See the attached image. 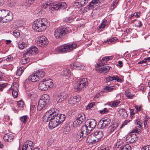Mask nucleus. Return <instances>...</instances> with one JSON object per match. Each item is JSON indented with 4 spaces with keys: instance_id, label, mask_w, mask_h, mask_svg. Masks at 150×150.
I'll use <instances>...</instances> for the list:
<instances>
[{
    "instance_id": "obj_27",
    "label": "nucleus",
    "mask_w": 150,
    "mask_h": 150,
    "mask_svg": "<svg viewBox=\"0 0 150 150\" xmlns=\"http://www.w3.org/2000/svg\"><path fill=\"white\" fill-rule=\"evenodd\" d=\"M49 9L51 12H54V11L58 10L56 3H49Z\"/></svg>"
},
{
    "instance_id": "obj_37",
    "label": "nucleus",
    "mask_w": 150,
    "mask_h": 150,
    "mask_svg": "<svg viewBox=\"0 0 150 150\" xmlns=\"http://www.w3.org/2000/svg\"><path fill=\"white\" fill-rule=\"evenodd\" d=\"M26 67L22 66L18 69L17 71L16 75L17 76H21L23 72V70L26 68Z\"/></svg>"
},
{
    "instance_id": "obj_4",
    "label": "nucleus",
    "mask_w": 150,
    "mask_h": 150,
    "mask_svg": "<svg viewBox=\"0 0 150 150\" xmlns=\"http://www.w3.org/2000/svg\"><path fill=\"white\" fill-rule=\"evenodd\" d=\"M53 85V81L50 79H46L41 81L39 84V88L42 91H46Z\"/></svg>"
},
{
    "instance_id": "obj_21",
    "label": "nucleus",
    "mask_w": 150,
    "mask_h": 150,
    "mask_svg": "<svg viewBox=\"0 0 150 150\" xmlns=\"http://www.w3.org/2000/svg\"><path fill=\"white\" fill-rule=\"evenodd\" d=\"M112 58V56H106L103 57L100 60L101 63L99 64V65L102 66L106 64L107 62L109 60H111Z\"/></svg>"
},
{
    "instance_id": "obj_22",
    "label": "nucleus",
    "mask_w": 150,
    "mask_h": 150,
    "mask_svg": "<svg viewBox=\"0 0 150 150\" xmlns=\"http://www.w3.org/2000/svg\"><path fill=\"white\" fill-rule=\"evenodd\" d=\"M93 133L95 134V138L97 142L99 141L103 137V132L101 131H97Z\"/></svg>"
},
{
    "instance_id": "obj_42",
    "label": "nucleus",
    "mask_w": 150,
    "mask_h": 150,
    "mask_svg": "<svg viewBox=\"0 0 150 150\" xmlns=\"http://www.w3.org/2000/svg\"><path fill=\"white\" fill-rule=\"evenodd\" d=\"M120 103L119 100H114L110 102V105L111 106L116 107Z\"/></svg>"
},
{
    "instance_id": "obj_11",
    "label": "nucleus",
    "mask_w": 150,
    "mask_h": 150,
    "mask_svg": "<svg viewBox=\"0 0 150 150\" xmlns=\"http://www.w3.org/2000/svg\"><path fill=\"white\" fill-rule=\"evenodd\" d=\"M88 82V81L86 78H83L79 81L77 82L76 88L78 91H81L84 87L87 85Z\"/></svg>"
},
{
    "instance_id": "obj_29",
    "label": "nucleus",
    "mask_w": 150,
    "mask_h": 150,
    "mask_svg": "<svg viewBox=\"0 0 150 150\" xmlns=\"http://www.w3.org/2000/svg\"><path fill=\"white\" fill-rule=\"evenodd\" d=\"M118 124L116 122H114L111 126L109 127V130L111 133H115L117 128L118 125Z\"/></svg>"
},
{
    "instance_id": "obj_18",
    "label": "nucleus",
    "mask_w": 150,
    "mask_h": 150,
    "mask_svg": "<svg viewBox=\"0 0 150 150\" xmlns=\"http://www.w3.org/2000/svg\"><path fill=\"white\" fill-rule=\"evenodd\" d=\"M80 98L79 96H76L74 97H70L68 103L70 104H75L80 100Z\"/></svg>"
},
{
    "instance_id": "obj_31",
    "label": "nucleus",
    "mask_w": 150,
    "mask_h": 150,
    "mask_svg": "<svg viewBox=\"0 0 150 150\" xmlns=\"http://www.w3.org/2000/svg\"><path fill=\"white\" fill-rule=\"evenodd\" d=\"M62 115H64V114H59V115H57L56 116H51L50 118V121H58V120H60V118H61V117Z\"/></svg>"
},
{
    "instance_id": "obj_54",
    "label": "nucleus",
    "mask_w": 150,
    "mask_h": 150,
    "mask_svg": "<svg viewBox=\"0 0 150 150\" xmlns=\"http://www.w3.org/2000/svg\"><path fill=\"white\" fill-rule=\"evenodd\" d=\"M77 118L82 120H85V115L83 113L79 114L77 116Z\"/></svg>"
},
{
    "instance_id": "obj_13",
    "label": "nucleus",
    "mask_w": 150,
    "mask_h": 150,
    "mask_svg": "<svg viewBox=\"0 0 150 150\" xmlns=\"http://www.w3.org/2000/svg\"><path fill=\"white\" fill-rule=\"evenodd\" d=\"M88 0H76L74 2V6L79 8L84 6L88 2Z\"/></svg>"
},
{
    "instance_id": "obj_33",
    "label": "nucleus",
    "mask_w": 150,
    "mask_h": 150,
    "mask_svg": "<svg viewBox=\"0 0 150 150\" xmlns=\"http://www.w3.org/2000/svg\"><path fill=\"white\" fill-rule=\"evenodd\" d=\"M38 77L40 79L43 78L45 75V72L42 70H38L35 73Z\"/></svg>"
},
{
    "instance_id": "obj_12",
    "label": "nucleus",
    "mask_w": 150,
    "mask_h": 150,
    "mask_svg": "<svg viewBox=\"0 0 150 150\" xmlns=\"http://www.w3.org/2000/svg\"><path fill=\"white\" fill-rule=\"evenodd\" d=\"M38 49L35 46H33L25 51L24 54L25 56H30L32 54H35L38 52Z\"/></svg>"
},
{
    "instance_id": "obj_59",
    "label": "nucleus",
    "mask_w": 150,
    "mask_h": 150,
    "mask_svg": "<svg viewBox=\"0 0 150 150\" xmlns=\"http://www.w3.org/2000/svg\"><path fill=\"white\" fill-rule=\"evenodd\" d=\"M76 68L77 69L83 70L84 69V66L82 64H77Z\"/></svg>"
},
{
    "instance_id": "obj_51",
    "label": "nucleus",
    "mask_w": 150,
    "mask_h": 150,
    "mask_svg": "<svg viewBox=\"0 0 150 150\" xmlns=\"http://www.w3.org/2000/svg\"><path fill=\"white\" fill-rule=\"evenodd\" d=\"M134 21H136L135 24L136 26L137 27H140L142 26V24L140 21L139 20H136V19H134L132 22L133 23Z\"/></svg>"
},
{
    "instance_id": "obj_26",
    "label": "nucleus",
    "mask_w": 150,
    "mask_h": 150,
    "mask_svg": "<svg viewBox=\"0 0 150 150\" xmlns=\"http://www.w3.org/2000/svg\"><path fill=\"white\" fill-rule=\"evenodd\" d=\"M38 76L35 73L29 76L28 79L30 80L32 82H35L40 79Z\"/></svg>"
},
{
    "instance_id": "obj_46",
    "label": "nucleus",
    "mask_w": 150,
    "mask_h": 150,
    "mask_svg": "<svg viewBox=\"0 0 150 150\" xmlns=\"http://www.w3.org/2000/svg\"><path fill=\"white\" fill-rule=\"evenodd\" d=\"M28 118L26 116L24 115L21 117H20V120L21 122H22L23 123L25 124L26 122L27 121Z\"/></svg>"
},
{
    "instance_id": "obj_60",
    "label": "nucleus",
    "mask_w": 150,
    "mask_h": 150,
    "mask_svg": "<svg viewBox=\"0 0 150 150\" xmlns=\"http://www.w3.org/2000/svg\"><path fill=\"white\" fill-rule=\"evenodd\" d=\"M17 104L19 107L23 108L24 105V103L23 101L20 100L17 102Z\"/></svg>"
},
{
    "instance_id": "obj_9",
    "label": "nucleus",
    "mask_w": 150,
    "mask_h": 150,
    "mask_svg": "<svg viewBox=\"0 0 150 150\" xmlns=\"http://www.w3.org/2000/svg\"><path fill=\"white\" fill-rule=\"evenodd\" d=\"M85 128L82 127L81 129L77 132L76 136L77 140L80 141L89 133L86 130Z\"/></svg>"
},
{
    "instance_id": "obj_14",
    "label": "nucleus",
    "mask_w": 150,
    "mask_h": 150,
    "mask_svg": "<svg viewBox=\"0 0 150 150\" xmlns=\"http://www.w3.org/2000/svg\"><path fill=\"white\" fill-rule=\"evenodd\" d=\"M86 142L90 145L94 144L97 142L95 138V134L93 133L88 135L86 140Z\"/></svg>"
},
{
    "instance_id": "obj_49",
    "label": "nucleus",
    "mask_w": 150,
    "mask_h": 150,
    "mask_svg": "<svg viewBox=\"0 0 150 150\" xmlns=\"http://www.w3.org/2000/svg\"><path fill=\"white\" fill-rule=\"evenodd\" d=\"M25 45V43L22 41L19 42L18 43V47L21 50L24 49Z\"/></svg>"
},
{
    "instance_id": "obj_63",
    "label": "nucleus",
    "mask_w": 150,
    "mask_h": 150,
    "mask_svg": "<svg viewBox=\"0 0 150 150\" xmlns=\"http://www.w3.org/2000/svg\"><path fill=\"white\" fill-rule=\"evenodd\" d=\"M37 13H38V16H41L42 14H43L44 13V11L43 10L41 9H37L36 11Z\"/></svg>"
},
{
    "instance_id": "obj_39",
    "label": "nucleus",
    "mask_w": 150,
    "mask_h": 150,
    "mask_svg": "<svg viewBox=\"0 0 150 150\" xmlns=\"http://www.w3.org/2000/svg\"><path fill=\"white\" fill-rule=\"evenodd\" d=\"M107 24V21L106 19H103L102 22L99 26V28L100 29H103L106 26Z\"/></svg>"
},
{
    "instance_id": "obj_48",
    "label": "nucleus",
    "mask_w": 150,
    "mask_h": 150,
    "mask_svg": "<svg viewBox=\"0 0 150 150\" xmlns=\"http://www.w3.org/2000/svg\"><path fill=\"white\" fill-rule=\"evenodd\" d=\"M96 103L95 102H92L89 103L86 107L87 109H90L93 108L95 106Z\"/></svg>"
},
{
    "instance_id": "obj_2",
    "label": "nucleus",
    "mask_w": 150,
    "mask_h": 150,
    "mask_svg": "<svg viewBox=\"0 0 150 150\" xmlns=\"http://www.w3.org/2000/svg\"><path fill=\"white\" fill-rule=\"evenodd\" d=\"M77 44L75 42L69 45L64 44L57 47L56 49L57 52L60 53H64L70 52L76 48Z\"/></svg>"
},
{
    "instance_id": "obj_44",
    "label": "nucleus",
    "mask_w": 150,
    "mask_h": 150,
    "mask_svg": "<svg viewBox=\"0 0 150 150\" xmlns=\"http://www.w3.org/2000/svg\"><path fill=\"white\" fill-rule=\"evenodd\" d=\"M125 95L128 99H132L134 96V95L132 94L129 90H126L125 91Z\"/></svg>"
},
{
    "instance_id": "obj_20",
    "label": "nucleus",
    "mask_w": 150,
    "mask_h": 150,
    "mask_svg": "<svg viewBox=\"0 0 150 150\" xmlns=\"http://www.w3.org/2000/svg\"><path fill=\"white\" fill-rule=\"evenodd\" d=\"M106 81L109 82L110 81H112L114 80H116L118 82H121L122 79H120L119 77L117 76H110L106 78Z\"/></svg>"
},
{
    "instance_id": "obj_61",
    "label": "nucleus",
    "mask_w": 150,
    "mask_h": 150,
    "mask_svg": "<svg viewBox=\"0 0 150 150\" xmlns=\"http://www.w3.org/2000/svg\"><path fill=\"white\" fill-rule=\"evenodd\" d=\"M18 91L13 90L12 92V94L13 97L15 98H16L18 95Z\"/></svg>"
},
{
    "instance_id": "obj_15",
    "label": "nucleus",
    "mask_w": 150,
    "mask_h": 150,
    "mask_svg": "<svg viewBox=\"0 0 150 150\" xmlns=\"http://www.w3.org/2000/svg\"><path fill=\"white\" fill-rule=\"evenodd\" d=\"M100 4L99 0H92L87 5V8L90 10H92Z\"/></svg>"
},
{
    "instance_id": "obj_25",
    "label": "nucleus",
    "mask_w": 150,
    "mask_h": 150,
    "mask_svg": "<svg viewBox=\"0 0 150 150\" xmlns=\"http://www.w3.org/2000/svg\"><path fill=\"white\" fill-rule=\"evenodd\" d=\"M102 123L101 124V128H103L106 126H108L111 122V120L108 118H104V119L101 120Z\"/></svg>"
},
{
    "instance_id": "obj_40",
    "label": "nucleus",
    "mask_w": 150,
    "mask_h": 150,
    "mask_svg": "<svg viewBox=\"0 0 150 150\" xmlns=\"http://www.w3.org/2000/svg\"><path fill=\"white\" fill-rule=\"evenodd\" d=\"M119 0H114L110 6V9L112 10H113L116 8L118 4Z\"/></svg>"
},
{
    "instance_id": "obj_43",
    "label": "nucleus",
    "mask_w": 150,
    "mask_h": 150,
    "mask_svg": "<svg viewBox=\"0 0 150 150\" xmlns=\"http://www.w3.org/2000/svg\"><path fill=\"white\" fill-rule=\"evenodd\" d=\"M19 87V85L17 83L14 82L12 85L11 88L12 90L18 91V88Z\"/></svg>"
},
{
    "instance_id": "obj_23",
    "label": "nucleus",
    "mask_w": 150,
    "mask_h": 150,
    "mask_svg": "<svg viewBox=\"0 0 150 150\" xmlns=\"http://www.w3.org/2000/svg\"><path fill=\"white\" fill-rule=\"evenodd\" d=\"M118 112L119 115L123 118H126L128 116L127 111L124 109H120Z\"/></svg>"
},
{
    "instance_id": "obj_7",
    "label": "nucleus",
    "mask_w": 150,
    "mask_h": 150,
    "mask_svg": "<svg viewBox=\"0 0 150 150\" xmlns=\"http://www.w3.org/2000/svg\"><path fill=\"white\" fill-rule=\"evenodd\" d=\"M68 32V30L67 28H59L55 31L54 36L57 39L63 38Z\"/></svg>"
},
{
    "instance_id": "obj_30",
    "label": "nucleus",
    "mask_w": 150,
    "mask_h": 150,
    "mask_svg": "<svg viewBox=\"0 0 150 150\" xmlns=\"http://www.w3.org/2000/svg\"><path fill=\"white\" fill-rule=\"evenodd\" d=\"M59 111L57 109L53 108L47 112L49 113L50 116H56L59 115L58 114Z\"/></svg>"
},
{
    "instance_id": "obj_58",
    "label": "nucleus",
    "mask_w": 150,
    "mask_h": 150,
    "mask_svg": "<svg viewBox=\"0 0 150 150\" xmlns=\"http://www.w3.org/2000/svg\"><path fill=\"white\" fill-rule=\"evenodd\" d=\"M114 88L113 86H106L105 89L108 92H110L112 91Z\"/></svg>"
},
{
    "instance_id": "obj_1",
    "label": "nucleus",
    "mask_w": 150,
    "mask_h": 150,
    "mask_svg": "<svg viewBox=\"0 0 150 150\" xmlns=\"http://www.w3.org/2000/svg\"><path fill=\"white\" fill-rule=\"evenodd\" d=\"M49 25V22L45 18H39L34 21L33 29L35 31L41 32L45 30Z\"/></svg>"
},
{
    "instance_id": "obj_10",
    "label": "nucleus",
    "mask_w": 150,
    "mask_h": 150,
    "mask_svg": "<svg viewBox=\"0 0 150 150\" xmlns=\"http://www.w3.org/2000/svg\"><path fill=\"white\" fill-rule=\"evenodd\" d=\"M60 120H58V121H50L49 124V127L50 129H52L57 127L58 125L60 124L65 120V115H62Z\"/></svg>"
},
{
    "instance_id": "obj_24",
    "label": "nucleus",
    "mask_w": 150,
    "mask_h": 150,
    "mask_svg": "<svg viewBox=\"0 0 150 150\" xmlns=\"http://www.w3.org/2000/svg\"><path fill=\"white\" fill-rule=\"evenodd\" d=\"M13 138V135L10 133L6 134L4 137V139L5 141L8 142H12Z\"/></svg>"
},
{
    "instance_id": "obj_62",
    "label": "nucleus",
    "mask_w": 150,
    "mask_h": 150,
    "mask_svg": "<svg viewBox=\"0 0 150 150\" xmlns=\"http://www.w3.org/2000/svg\"><path fill=\"white\" fill-rule=\"evenodd\" d=\"M148 120V118L146 117H145L144 118V127H147L148 125L147 124V121Z\"/></svg>"
},
{
    "instance_id": "obj_8",
    "label": "nucleus",
    "mask_w": 150,
    "mask_h": 150,
    "mask_svg": "<svg viewBox=\"0 0 150 150\" xmlns=\"http://www.w3.org/2000/svg\"><path fill=\"white\" fill-rule=\"evenodd\" d=\"M36 41L38 46L41 47L46 46L48 43L47 38L44 36L38 37L36 39Z\"/></svg>"
},
{
    "instance_id": "obj_64",
    "label": "nucleus",
    "mask_w": 150,
    "mask_h": 150,
    "mask_svg": "<svg viewBox=\"0 0 150 150\" xmlns=\"http://www.w3.org/2000/svg\"><path fill=\"white\" fill-rule=\"evenodd\" d=\"M108 111V110L107 108H105L102 110H100V112L101 114H104L107 113Z\"/></svg>"
},
{
    "instance_id": "obj_47",
    "label": "nucleus",
    "mask_w": 150,
    "mask_h": 150,
    "mask_svg": "<svg viewBox=\"0 0 150 150\" xmlns=\"http://www.w3.org/2000/svg\"><path fill=\"white\" fill-rule=\"evenodd\" d=\"M13 35L15 37L18 38L20 36V31L18 29H16L14 30L13 33Z\"/></svg>"
},
{
    "instance_id": "obj_35",
    "label": "nucleus",
    "mask_w": 150,
    "mask_h": 150,
    "mask_svg": "<svg viewBox=\"0 0 150 150\" xmlns=\"http://www.w3.org/2000/svg\"><path fill=\"white\" fill-rule=\"evenodd\" d=\"M110 67L106 66L101 68L99 70V72L103 73H105L108 72L110 69Z\"/></svg>"
},
{
    "instance_id": "obj_16",
    "label": "nucleus",
    "mask_w": 150,
    "mask_h": 150,
    "mask_svg": "<svg viewBox=\"0 0 150 150\" xmlns=\"http://www.w3.org/2000/svg\"><path fill=\"white\" fill-rule=\"evenodd\" d=\"M33 145V143L32 141L28 140L23 145L22 147V150H31Z\"/></svg>"
},
{
    "instance_id": "obj_57",
    "label": "nucleus",
    "mask_w": 150,
    "mask_h": 150,
    "mask_svg": "<svg viewBox=\"0 0 150 150\" xmlns=\"http://www.w3.org/2000/svg\"><path fill=\"white\" fill-rule=\"evenodd\" d=\"M12 119H10L9 116H6L5 117L4 121L8 122V124L10 125H12V124L11 122Z\"/></svg>"
},
{
    "instance_id": "obj_41",
    "label": "nucleus",
    "mask_w": 150,
    "mask_h": 150,
    "mask_svg": "<svg viewBox=\"0 0 150 150\" xmlns=\"http://www.w3.org/2000/svg\"><path fill=\"white\" fill-rule=\"evenodd\" d=\"M140 12H135L134 13L132 14L129 16V18L131 19L132 18H137L140 16Z\"/></svg>"
},
{
    "instance_id": "obj_19",
    "label": "nucleus",
    "mask_w": 150,
    "mask_h": 150,
    "mask_svg": "<svg viewBox=\"0 0 150 150\" xmlns=\"http://www.w3.org/2000/svg\"><path fill=\"white\" fill-rule=\"evenodd\" d=\"M136 138V135L135 134H132L127 136L126 139L127 141V142L132 143L134 142L135 141Z\"/></svg>"
},
{
    "instance_id": "obj_17",
    "label": "nucleus",
    "mask_w": 150,
    "mask_h": 150,
    "mask_svg": "<svg viewBox=\"0 0 150 150\" xmlns=\"http://www.w3.org/2000/svg\"><path fill=\"white\" fill-rule=\"evenodd\" d=\"M68 96L67 93H61L57 96L56 100L57 103H61Z\"/></svg>"
},
{
    "instance_id": "obj_32",
    "label": "nucleus",
    "mask_w": 150,
    "mask_h": 150,
    "mask_svg": "<svg viewBox=\"0 0 150 150\" xmlns=\"http://www.w3.org/2000/svg\"><path fill=\"white\" fill-rule=\"evenodd\" d=\"M61 74L63 76H67L71 75V71L70 70L67 69L66 67H64L63 69V70Z\"/></svg>"
},
{
    "instance_id": "obj_36",
    "label": "nucleus",
    "mask_w": 150,
    "mask_h": 150,
    "mask_svg": "<svg viewBox=\"0 0 150 150\" xmlns=\"http://www.w3.org/2000/svg\"><path fill=\"white\" fill-rule=\"evenodd\" d=\"M51 116L49 113L47 112H46L45 114L43 116L42 118L43 121L44 122H47L49 121H50V118Z\"/></svg>"
},
{
    "instance_id": "obj_52",
    "label": "nucleus",
    "mask_w": 150,
    "mask_h": 150,
    "mask_svg": "<svg viewBox=\"0 0 150 150\" xmlns=\"http://www.w3.org/2000/svg\"><path fill=\"white\" fill-rule=\"evenodd\" d=\"M117 40V38L116 37H113L112 38L109 39L107 40H106L104 41V42L105 43H107L108 42V43H109V42H114L115 41H116Z\"/></svg>"
},
{
    "instance_id": "obj_45",
    "label": "nucleus",
    "mask_w": 150,
    "mask_h": 150,
    "mask_svg": "<svg viewBox=\"0 0 150 150\" xmlns=\"http://www.w3.org/2000/svg\"><path fill=\"white\" fill-rule=\"evenodd\" d=\"M131 146L129 144H126L124 145L123 147L120 149V150H131Z\"/></svg>"
},
{
    "instance_id": "obj_3",
    "label": "nucleus",
    "mask_w": 150,
    "mask_h": 150,
    "mask_svg": "<svg viewBox=\"0 0 150 150\" xmlns=\"http://www.w3.org/2000/svg\"><path fill=\"white\" fill-rule=\"evenodd\" d=\"M0 18L3 22H7L13 19L12 13L8 10H0Z\"/></svg>"
},
{
    "instance_id": "obj_56",
    "label": "nucleus",
    "mask_w": 150,
    "mask_h": 150,
    "mask_svg": "<svg viewBox=\"0 0 150 150\" xmlns=\"http://www.w3.org/2000/svg\"><path fill=\"white\" fill-rule=\"evenodd\" d=\"M90 10L89 8H88L87 6L85 8H83L80 10L79 12L81 13H83L87 12L88 10Z\"/></svg>"
},
{
    "instance_id": "obj_53",
    "label": "nucleus",
    "mask_w": 150,
    "mask_h": 150,
    "mask_svg": "<svg viewBox=\"0 0 150 150\" xmlns=\"http://www.w3.org/2000/svg\"><path fill=\"white\" fill-rule=\"evenodd\" d=\"M135 124L137 125L138 127L141 128L142 127V121L139 120H137L135 122Z\"/></svg>"
},
{
    "instance_id": "obj_34",
    "label": "nucleus",
    "mask_w": 150,
    "mask_h": 150,
    "mask_svg": "<svg viewBox=\"0 0 150 150\" xmlns=\"http://www.w3.org/2000/svg\"><path fill=\"white\" fill-rule=\"evenodd\" d=\"M84 120H80L77 118L76 120L74 121L73 123V125L74 127H77L78 126L80 125Z\"/></svg>"
},
{
    "instance_id": "obj_38",
    "label": "nucleus",
    "mask_w": 150,
    "mask_h": 150,
    "mask_svg": "<svg viewBox=\"0 0 150 150\" xmlns=\"http://www.w3.org/2000/svg\"><path fill=\"white\" fill-rule=\"evenodd\" d=\"M30 60V59L29 57L25 56L22 57L21 62L22 64H25L29 62Z\"/></svg>"
},
{
    "instance_id": "obj_50",
    "label": "nucleus",
    "mask_w": 150,
    "mask_h": 150,
    "mask_svg": "<svg viewBox=\"0 0 150 150\" xmlns=\"http://www.w3.org/2000/svg\"><path fill=\"white\" fill-rule=\"evenodd\" d=\"M7 4L9 6L11 7L15 6L16 3L14 0H10L8 1Z\"/></svg>"
},
{
    "instance_id": "obj_55",
    "label": "nucleus",
    "mask_w": 150,
    "mask_h": 150,
    "mask_svg": "<svg viewBox=\"0 0 150 150\" xmlns=\"http://www.w3.org/2000/svg\"><path fill=\"white\" fill-rule=\"evenodd\" d=\"M73 21L72 18L70 17H67L64 20V22L67 23H70Z\"/></svg>"
},
{
    "instance_id": "obj_5",
    "label": "nucleus",
    "mask_w": 150,
    "mask_h": 150,
    "mask_svg": "<svg viewBox=\"0 0 150 150\" xmlns=\"http://www.w3.org/2000/svg\"><path fill=\"white\" fill-rule=\"evenodd\" d=\"M49 96L46 94H44L39 100L37 105V109L41 110L47 104L49 101Z\"/></svg>"
},
{
    "instance_id": "obj_6",
    "label": "nucleus",
    "mask_w": 150,
    "mask_h": 150,
    "mask_svg": "<svg viewBox=\"0 0 150 150\" xmlns=\"http://www.w3.org/2000/svg\"><path fill=\"white\" fill-rule=\"evenodd\" d=\"M96 125V122L93 119H90L87 120L85 122L83 127H86V130L89 133L95 128Z\"/></svg>"
},
{
    "instance_id": "obj_28",
    "label": "nucleus",
    "mask_w": 150,
    "mask_h": 150,
    "mask_svg": "<svg viewBox=\"0 0 150 150\" xmlns=\"http://www.w3.org/2000/svg\"><path fill=\"white\" fill-rule=\"evenodd\" d=\"M58 10H63L65 9L67 7V5L65 3H56Z\"/></svg>"
}]
</instances>
